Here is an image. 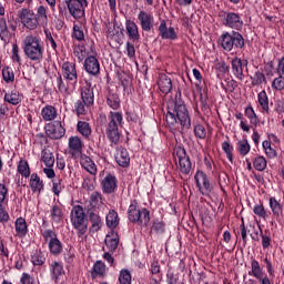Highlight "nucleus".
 <instances>
[{
	"instance_id": "obj_18",
	"label": "nucleus",
	"mask_w": 284,
	"mask_h": 284,
	"mask_svg": "<svg viewBox=\"0 0 284 284\" xmlns=\"http://www.w3.org/2000/svg\"><path fill=\"white\" fill-rule=\"evenodd\" d=\"M138 23L143 32H150L154 28V17L150 12L141 10L138 13Z\"/></svg>"
},
{
	"instance_id": "obj_22",
	"label": "nucleus",
	"mask_w": 284,
	"mask_h": 284,
	"mask_svg": "<svg viewBox=\"0 0 284 284\" xmlns=\"http://www.w3.org/2000/svg\"><path fill=\"white\" fill-rule=\"evenodd\" d=\"M124 26L128 39L133 41V43H139V41H141V33H139V26L136 22L132 20H125Z\"/></svg>"
},
{
	"instance_id": "obj_24",
	"label": "nucleus",
	"mask_w": 284,
	"mask_h": 284,
	"mask_svg": "<svg viewBox=\"0 0 284 284\" xmlns=\"http://www.w3.org/2000/svg\"><path fill=\"white\" fill-rule=\"evenodd\" d=\"M159 32L161 39H170L171 41H176L179 39V36H176V31L174 30V27H169L165 20H162L159 26Z\"/></svg>"
},
{
	"instance_id": "obj_21",
	"label": "nucleus",
	"mask_w": 284,
	"mask_h": 284,
	"mask_svg": "<svg viewBox=\"0 0 284 284\" xmlns=\"http://www.w3.org/2000/svg\"><path fill=\"white\" fill-rule=\"evenodd\" d=\"M84 70L90 77H99L101 74V64L99 59L94 55H90L84 60Z\"/></svg>"
},
{
	"instance_id": "obj_8",
	"label": "nucleus",
	"mask_w": 284,
	"mask_h": 284,
	"mask_svg": "<svg viewBox=\"0 0 284 284\" xmlns=\"http://www.w3.org/2000/svg\"><path fill=\"white\" fill-rule=\"evenodd\" d=\"M220 17L222 19V24L225 26V28L236 30L237 32L243 30V18L240 13L234 11H221Z\"/></svg>"
},
{
	"instance_id": "obj_63",
	"label": "nucleus",
	"mask_w": 284,
	"mask_h": 284,
	"mask_svg": "<svg viewBox=\"0 0 284 284\" xmlns=\"http://www.w3.org/2000/svg\"><path fill=\"white\" fill-rule=\"evenodd\" d=\"M222 150H223V152H225L229 161L232 162V151L234 150V148L232 145H230V142H227V141L223 142Z\"/></svg>"
},
{
	"instance_id": "obj_40",
	"label": "nucleus",
	"mask_w": 284,
	"mask_h": 284,
	"mask_svg": "<svg viewBox=\"0 0 284 284\" xmlns=\"http://www.w3.org/2000/svg\"><path fill=\"white\" fill-rule=\"evenodd\" d=\"M45 168H54V153L49 149H43L41 151V159Z\"/></svg>"
},
{
	"instance_id": "obj_37",
	"label": "nucleus",
	"mask_w": 284,
	"mask_h": 284,
	"mask_svg": "<svg viewBox=\"0 0 284 284\" xmlns=\"http://www.w3.org/2000/svg\"><path fill=\"white\" fill-rule=\"evenodd\" d=\"M50 219L52 223H61V221H63V207L59 204H54L50 210Z\"/></svg>"
},
{
	"instance_id": "obj_56",
	"label": "nucleus",
	"mask_w": 284,
	"mask_h": 284,
	"mask_svg": "<svg viewBox=\"0 0 284 284\" xmlns=\"http://www.w3.org/2000/svg\"><path fill=\"white\" fill-rule=\"evenodd\" d=\"M194 134L196 139H205L207 136V131L203 124H196L194 126Z\"/></svg>"
},
{
	"instance_id": "obj_45",
	"label": "nucleus",
	"mask_w": 284,
	"mask_h": 284,
	"mask_svg": "<svg viewBox=\"0 0 284 284\" xmlns=\"http://www.w3.org/2000/svg\"><path fill=\"white\" fill-rule=\"evenodd\" d=\"M17 170L24 179L30 178V164H28V161L21 159L18 163Z\"/></svg>"
},
{
	"instance_id": "obj_4",
	"label": "nucleus",
	"mask_w": 284,
	"mask_h": 284,
	"mask_svg": "<svg viewBox=\"0 0 284 284\" xmlns=\"http://www.w3.org/2000/svg\"><path fill=\"white\" fill-rule=\"evenodd\" d=\"M128 219L131 223L140 225L141 227H148L150 224V211L145 207L140 209L136 200L131 201L128 209Z\"/></svg>"
},
{
	"instance_id": "obj_52",
	"label": "nucleus",
	"mask_w": 284,
	"mask_h": 284,
	"mask_svg": "<svg viewBox=\"0 0 284 284\" xmlns=\"http://www.w3.org/2000/svg\"><path fill=\"white\" fill-rule=\"evenodd\" d=\"M253 166L255 170H257V172H263V170L267 168V160L260 155L254 159Z\"/></svg>"
},
{
	"instance_id": "obj_57",
	"label": "nucleus",
	"mask_w": 284,
	"mask_h": 284,
	"mask_svg": "<svg viewBox=\"0 0 284 284\" xmlns=\"http://www.w3.org/2000/svg\"><path fill=\"white\" fill-rule=\"evenodd\" d=\"M251 79L252 85H261L262 83H265V74H263L261 71L255 72Z\"/></svg>"
},
{
	"instance_id": "obj_10",
	"label": "nucleus",
	"mask_w": 284,
	"mask_h": 284,
	"mask_svg": "<svg viewBox=\"0 0 284 284\" xmlns=\"http://www.w3.org/2000/svg\"><path fill=\"white\" fill-rule=\"evenodd\" d=\"M42 236L44 241L49 242V251L54 256H58V254H61L63 252V244L57 237V233L52 230H45L42 232Z\"/></svg>"
},
{
	"instance_id": "obj_13",
	"label": "nucleus",
	"mask_w": 284,
	"mask_h": 284,
	"mask_svg": "<svg viewBox=\"0 0 284 284\" xmlns=\"http://www.w3.org/2000/svg\"><path fill=\"white\" fill-rule=\"evenodd\" d=\"M44 130L47 136L54 141L63 139V136H65V128H63L61 121H53L51 123L45 124Z\"/></svg>"
},
{
	"instance_id": "obj_64",
	"label": "nucleus",
	"mask_w": 284,
	"mask_h": 284,
	"mask_svg": "<svg viewBox=\"0 0 284 284\" xmlns=\"http://www.w3.org/2000/svg\"><path fill=\"white\" fill-rule=\"evenodd\" d=\"M20 283L21 284H37V280L32 277V275L28 273H22L20 277Z\"/></svg>"
},
{
	"instance_id": "obj_60",
	"label": "nucleus",
	"mask_w": 284,
	"mask_h": 284,
	"mask_svg": "<svg viewBox=\"0 0 284 284\" xmlns=\"http://www.w3.org/2000/svg\"><path fill=\"white\" fill-rule=\"evenodd\" d=\"M74 112L77 113L78 116L85 114V103L81 100H78L74 103Z\"/></svg>"
},
{
	"instance_id": "obj_28",
	"label": "nucleus",
	"mask_w": 284,
	"mask_h": 284,
	"mask_svg": "<svg viewBox=\"0 0 284 284\" xmlns=\"http://www.w3.org/2000/svg\"><path fill=\"white\" fill-rule=\"evenodd\" d=\"M103 205V196L99 192H93L90 195L89 204L87 205V212L88 210H93V212H99V207Z\"/></svg>"
},
{
	"instance_id": "obj_14",
	"label": "nucleus",
	"mask_w": 284,
	"mask_h": 284,
	"mask_svg": "<svg viewBox=\"0 0 284 284\" xmlns=\"http://www.w3.org/2000/svg\"><path fill=\"white\" fill-rule=\"evenodd\" d=\"M248 276H253L258 281L260 284H272L267 274L263 272V267H261V263L255 258L251 260V271H248Z\"/></svg>"
},
{
	"instance_id": "obj_12",
	"label": "nucleus",
	"mask_w": 284,
	"mask_h": 284,
	"mask_svg": "<svg viewBox=\"0 0 284 284\" xmlns=\"http://www.w3.org/2000/svg\"><path fill=\"white\" fill-rule=\"evenodd\" d=\"M196 187L203 196H210L212 194V183H210V178L203 171H197L194 175Z\"/></svg>"
},
{
	"instance_id": "obj_55",
	"label": "nucleus",
	"mask_w": 284,
	"mask_h": 284,
	"mask_svg": "<svg viewBox=\"0 0 284 284\" xmlns=\"http://www.w3.org/2000/svg\"><path fill=\"white\" fill-rule=\"evenodd\" d=\"M73 54L77 57V59L81 62L85 59V45H78L73 49Z\"/></svg>"
},
{
	"instance_id": "obj_27",
	"label": "nucleus",
	"mask_w": 284,
	"mask_h": 284,
	"mask_svg": "<svg viewBox=\"0 0 284 284\" xmlns=\"http://www.w3.org/2000/svg\"><path fill=\"white\" fill-rule=\"evenodd\" d=\"M115 161L120 168H129L130 166V153L125 148H119L115 154Z\"/></svg>"
},
{
	"instance_id": "obj_11",
	"label": "nucleus",
	"mask_w": 284,
	"mask_h": 284,
	"mask_svg": "<svg viewBox=\"0 0 284 284\" xmlns=\"http://www.w3.org/2000/svg\"><path fill=\"white\" fill-rule=\"evenodd\" d=\"M69 13L73 19H81L85 17V8H88V0H67L65 1Z\"/></svg>"
},
{
	"instance_id": "obj_35",
	"label": "nucleus",
	"mask_w": 284,
	"mask_h": 284,
	"mask_svg": "<svg viewBox=\"0 0 284 284\" xmlns=\"http://www.w3.org/2000/svg\"><path fill=\"white\" fill-rule=\"evenodd\" d=\"M41 116L43 121H54V119L59 116V112L57 111V108L52 105H45L41 110Z\"/></svg>"
},
{
	"instance_id": "obj_15",
	"label": "nucleus",
	"mask_w": 284,
	"mask_h": 284,
	"mask_svg": "<svg viewBox=\"0 0 284 284\" xmlns=\"http://www.w3.org/2000/svg\"><path fill=\"white\" fill-rule=\"evenodd\" d=\"M10 201V194L8 186L6 184L0 183V223H8L10 221V214L6 212V205Z\"/></svg>"
},
{
	"instance_id": "obj_50",
	"label": "nucleus",
	"mask_w": 284,
	"mask_h": 284,
	"mask_svg": "<svg viewBox=\"0 0 284 284\" xmlns=\"http://www.w3.org/2000/svg\"><path fill=\"white\" fill-rule=\"evenodd\" d=\"M253 213L258 216V219H263V221H267V211H265V206L263 203L255 204L253 207Z\"/></svg>"
},
{
	"instance_id": "obj_1",
	"label": "nucleus",
	"mask_w": 284,
	"mask_h": 284,
	"mask_svg": "<svg viewBox=\"0 0 284 284\" xmlns=\"http://www.w3.org/2000/svg\"><path fill=\"white\" fill-rule=\"evenodd\" d=\"M165 121L169 128L176 129L179 125L184 130L192 128V119L183 100H169L166 102Z\"/></svg>"
},
{
	"instance_id": "obj_23",
	"label": "nucleus",
	"mask_w": 284,
	"mask_h": 284,
	"mask_svg": "<svg viewBox=\"0 0 284 284\" xmlns=\"http://www.w3.org/2000/svg\"><path fill=\"white\" fill-rule=\"evenodd\" d=\"M81 99L87 108L94 104V90L92 89V83L88 81L84 82L81 88Z\"/></svg>"
},
{
	"instance_id": "obj_3",
	"label": "nucleus",
	"mask_w": 284,
	"mask_h": 284,
	"mask_svg": "<svg viewBox=\"0 0 284 284\" xmlns=\"http://www.w3.org/2000/svg\"><path fill=\"white\" fill-rule=\"evenodd\" d=\"M108 121L109 122L106 124L105 134L109 141H111V143H114V145H116V143H119L121 139V133L119 132V128L123 125V113L119 111H111L108 114Z\"/></svg>"
},
{
	"instance_id": "obj_59",
	"label": "nucleus",
	"mask_w": 284,
	"mask_h": 284,
	"mask_svg": "<svg viewBox=\"0 0 284 284\" xmlns=\"http://www.w3.org/2000/svg\"><path fill=\"white\" fill-rule=\"evenodd\" d=\"M272 88L274 90H284V77L280 74V77L275 78L272 82Z\"/></svg>"
},
{
	"instance_id": "obj_36",
	"label": "nucleus",
	"mask_w": 284,
	"mask_h": 284,
	"mask_svg": "<svg viewBox=\"0 0 284 284\" xmlns=\"http://www.w3.org/2000/svg\"><path fill=\"white\" fill-rule=\"evenodd\" d=\"M268 205L273 216H276L277 219L283 216V204H281L276 197H270Z\"/></svg>"
},
{
	"instance_id": "obj_20",
	"label": "nucleus",
	"mask_w": 284,
	"mask_h": 284,
	"mask_svg": "<svg viewBox=\"0 0 284 284\" xmlns=\"http://www.w3.org/2000/svg\"><path fill=\"white\" fill-rule=\"evenodd\" d=\"M69 154L72 159H79L83 155V142L79 136L69 138Z\"/></svg>"
},
{
	"instance_id": "obj_58",
	"label": "nucleus",
	"mask_w": 284,
	"mask_h": 284,
	"mask_svg": "<svg viewBox=\"0 0 284 284\" xmlns=\"http://www.w3.org/2000/svg\"><path fill=\"white\" fill-rule=\"evenodd\" d=\"M36 17L38 19V22L48 21V10L45 9V7L43 6L38 7Z\"/></svg>"
},
{
	"instance_id": "obj_62",
	"label": "nucleus",
	"mask_w": 284,
	"mask_h": 284,
	"mask_svg": "<svg viewBox=\"0 0 284 284\" xmlns=\"http://www.w3.org/2000/svg\"><path fill=\"white\" fill-rule=\"evenodd\" d=\"M73 39H77V41H83V39H85V36L83 34V29L80 26L74 24Z\"/></svg>"
},
{
	"instance_id": "obj_48",
	"label": "nucleus",
	"mask_w": 284,
	"mask_h": 284,
	"mask_svg": "<svg viewBox=\"0 0 284 284\" xmlns=\"http://www.w3.org/2000/svg\"><path fill=\"white\" fill-rule=\"evenodd\" d=\"M250 142L247 140H241L237 142V152L241 154V156H247L250 154Z\"/></svg>"
},
{
	"instance_id": "obj_2",
	"label": "nucleus",
	"mask_w": 284,
	"mask_h": 284,
	"mask_svg": "<svg viewBox=\"0 0 284 284\" xmlns=\"http://www.w3.org/2000/svg\"><path fill=\"white\" fill-rule=\"evenodd\" d=\"M22 50L29 61H33L34 63H41L43 61L45 45L38 34L30 33L22 39Z\"/></svg>"
},
{
	"instance_id": "obj_29",
	"label": "nucleus",
	"mask_w": 284,
	"mask_h": 284,
	"mask_svg": "<svg viewBox=\"0 0 284 284\" xmlns=\"http://www.w3.org/2000/svg\"><path fill=\"white\" fill-rule=\"evenodd\" d=\"M79 159L80 165L83 168V170L89 172V174H97V164L93 160H91L90 156H88L87 154H82Z\"/></svg>"
},
{
	"instance_id": "obj_53",
	"label": "nucleus",
	"mask_w": 284,
	"mask_h": 284,
	"mask_svg": "<svg viewBox=\"0 0 284 284\" xmlns=\"http://www.w3.org/2000/svg\"><path fill=\"white\" fill-rule=\"evenodd\" d=\"M245 116L250 119L251 125H258V118L256 116V112H254V108L247 106L245 109Z\"/></svg>"
},
{
	"instance_id": "obj_33",
	"label": "nucleus",
	"mask_w": 284,
	"mask_h": 284,
	"mask_svg": "<svg viewBox=\"0 0 284 284\" xmlns=\"http://www.w3.org/2000/svg\"><path fill=\"white\" fill-rule=\"evenodd\" d=\"M231 65L234 77L240 81H243V79H245V75L243 74V60H241V58H234L231 61Z\"/></svg>"
},
{
	"instance_id": "obj_31",
	"label": "nucleus",
	"mask_w": 284,
	"mask_h": 284,
	"mask_svg": "<svg viewBox=\"0 0 284 284\" xmlns=\"http://www.w3.org/2000/svg\"><path fill=\"white\" fill-rule=\"evenodd\" d=\"M16 236L23 239L28 234V222L26 219L18 217L14 222Z\"/></svg>"
},
{
	"instance_id": "obj_25",
	"label": "nucleus",
	"mask_w": 284,
	"mask_h": 284,
	"mask_svg": "<svg viewBox=\"0 0 284 284\" xmlns=\"http://www.w3.org/2000/svg\"><path fill=\"white\" fill-rule=\"evenodd\" d=\"M87 214L91 223V232H99V230H101L103 225V221H101V215H99V211L88 209Z\"/></svg>"
},
{
	"instance_id": "obj_51",
	"label": "nucleus",
	"mask_w": 284,
	"mask_h": 284,
	"mask_svg": "<svg viewBox=\"0 0 284 284\" xmlns=\"http://www.w3.org/2000/svg\"><path fill=\"white\" fill-rule=\"evenodd\" d=\"M31 263L32 265H43L45 263V255H43V252L36 251L31 255Z\"/></svg>"
},
{
	"instance_id": "obj_19",
	"label": "nucleus",
	"mask_w": 284,
	"mask_h": 284,
	"mask_svg": "<svg viewBox=\"0 0 284 284\" xmlns=\"http://www.w3.org/2000/svg\"><path fill=\"white\" fill-rule=\"evenodd\" d=\"M119 181L114 174H106L101 181V187L103 194H114L116 192Z\"/></svg>"
},
{
	"instance_id": "obj_39",
	"label": "nucleus",
	"mask_w": 284,
	"mask_h": 284,
	"mask_svg": "<svg viewBox=\"0 0 284 284\" xmlns=\"http://www.w3.org/2000/svg\"><path fill=\"white\" fill-rule=\"evenodd\" d=\"M77 131L79 134H81V136H83V139H90L92 134V125L85 121H78Z\"/></svg>"
},
{
	"instance_id": "obj_43",
	"label": "nucleus",
	"mask_w": 284,
	"mask_h": 284,
	"mask_svg": "<svg viewBox=\"0 0 284 284\" xmlns=\"http://www.w3.org/2000/svg\"><path fill=\"white\" fill-rule=\"evenodd\" d=\"M4 101L11 105H19V103H21V93L17 90L6 93Z\"/></svg>"
},
{
	"instance_id": "obj_7",
	"label": "nucleus",
	"mask_w": 284,
	"mask_h": 284,
	"mask_svg": "<svg viewBox=\"0 0 284 284\" xmlns=\"http://www.w3.org/2000/svg\"><path fill=\"white\" fill-rule=\"evenodd\" d=\"M173 159L175 163H178V170L181 174H190L192 172V162L190 161V156H187V152L183 146H175L173 150Z\"/></svg>"
},
{
	"instance_id": "obj_32",
	"label": "nucleus",
	"mask_w": 284,
	"mask_h": 284,
	"mask_svg": "<svg viewBox=\"0 0 284 284\" xmlns=\"http://www.w3.org/2000/svg\"><path fill=\"white\" fill-rule=\"evenodd\" d=\"M29 185L31 187V192H38V194H41V192H43V180H41V178L37 173L31 174Z\"/></svg>"
},
{
	"instance_id": "obj_42",
	"label": "nucleus",
	"mask_w": 284,
	"mask_h": 284,
	"mask_svg": "<svg viewBox=\"0 0 284 284\" xmlns=\"http://www.w3.org/2000/svg\"><path fill=\"white\" fill-rule=\"evenodd\" d=\"M257 102L262 109V112H270V98H267V92H265V90L257 94Z\"/></svg>"
},
{
	"instance_id": "obj_38",
	"label": "nucleus",
	"mask_w": 284,
	"mask_h": 284,
	"mask_svg": "<svg viewBox=\"0 0 284 284\" xmlns=\"http://www.w3.org/2000/svg\"><path fill=\"white\" fill-rule=\"evenodd\" d=\"M92 278H104L105 276V263L103 261L98 260L92 267V273H91Z\"/></svg>"
},
{
	"instance_id": "obj_34",
	"label": "nucleus",
	"mask_w": 284,
	"mask_h": 284,
	"mask_svg": "<svg viewBox=\"0 0 284 284\" xmlns=\"http://www.w3.org/2000/svg\"><path fill=\"white\" fill-rule=\"evenodd\" d=\"M57 87L61 94H72V92H74V89L77 88V85H72V82H68L65 84L61 75L57 78Z\"/></svg>"
},
{
	"instance_id": "obj_16",
	"label": "nucleus",
	"mask_w": 284,
	"mask_h": 284,
	"mask_svg": "<svg viewBox=\"0 0 284 284\" xmlns=\"http://www.w3.org/2000/svg\"><path fill=\"white\" fill-rule=\"evenodd\" d=\"M62 77L72 85H77L79 81V74L77 73V64L74 62H64L62 64Z\"/></svg>"
},
{
	"instance_id": "obj_6",
	"label": "nucleus",
	"mask_w": 284,
	"mask_h": 284,
	"mask_svg": "<svg viewBox=\"0 0 284 284\" xmlns=\"http://www.w3.org/2000/svg\"><path fill=\"white\" fill-rule=\"evenodd\" d=\"M70 219L71 225H73L79 239H81V236L88 232V219L85 217V211H83V206H73L71 210Z\"/></svg>"
},
{
	"instance_id": "obj_46",
	"label": "nucleus",
	"mask_w": 284,
	"mask_h": 284,
	"mask_svg": "<svg viewBox=\"0 0 284 284\" xmlns=\"http://www.w3.org/2000/svg\"><path fill=\"white\" fill-rule=\"evenodd\" d=\"M106 103L111 110H119L121 108V100L116 93H110L106 98Z\"/></svg>"
},
{
	"instance_id": "obj_61",
	"label": "nucleus",
	"mask_w": 284,
	"mask_h": 284,
	"mask_svg": "<svg viewBox=\"0 0 284 284\" xmlns=\"http://www.w3.org/2000/svg\"><path fill=\"white\" fill-rule=\"evenodd\" d=\"M19 44L13 43L12 44V61L13 63H18L21 65V55H19Z\"/></svg>"
},
{
	"instance_id": "obj_47",
	"label": "nucleus",
	"mask_w": 284,
	"mask_h": 284,
	"mask_svg": "<svg viewBox=\"0 0 284 284\" xmlns=\"http://www.w3.org/2000/svg\"><path fill=\"white\" fill-rule=\"evenodd\" d=\"M118 281L120 284H132V273H130V270L122 268L120 271Z\"/></svg>"
},
{
	"instance_id": "obj_54",
	"label": "nucleus",
	"mask_w": 284,
	"mask_h": 284,
	"mask_svg": "<svg viewBox=\"0 0 284 284\" xmlns=\"http://www.w3.org/2000/svg\"><path fill=\"white\" fill-rule=\"evenodd\" d=\"M2 77L6 83H12L14 81V71L10 67H6L2 69Z\"/></svg>"
},
{
	"instance_id": "obj_49",
	"label": "nucleus",
	"mask_w": 284,
	"mask_h": 284,
	"mask_svg": "<svg viewBox=\"0 0 284 284\" xmlns=\"http://www.w3.org/2000/svg\"><path fill=\"white\" fill-rule=\"evenodd\" d=\"M151 234H163L165 232V223L154 220L151 225Z\"/></svg>"
},
{
	"instance_id": "obj_5",
	"label": "nucleus",
	"mask_w": 284,
	"mask_h": 284,
	"mask_svg": "<svg viewBox=\"0 0 284 284\" xmlns=\"http://www.w3.org/2000/svg\"><path fill=\"white\" fill-rule=\"evenodd\" d=\"M219 41L225 52H232L234 48L240 50L245 48V39L239 31L225 32L220 37Z\"/></svg>"
},
{
	"instance_id": "obj_44",
	"label": "nucleus",
	"mask_w": 284,
	"mask_h": 284,
	"mask_svg": "<svg viewBox=\"0 0 284 284\" xmlns=\"http://www.w3.org/2000/svg\"><path fill=\"white\" fill-rule=\"evenodd\" d=\"M106 225L111 230H114V227L119 225V213H116V211H109V213L106 214Z\"/></svg>"
},
{
	"instance_id": "obj_17",
	"label": "nucleus",
	"mask_w": 284,
	"mask_h": 284,
	"mask_svg": "<svg viewBox=\"0 0 284 284\" xmlns=\"http://www.w3.org/2000/svg\"><path fill=\"white\" fill-rule=\"evenodd\" d=\"M17 30V27L13 26L10 21H7L6 18H0V39L3 43H10L12 38V32Z\"/></svg>"
},
{
	"instance_id": "obj_9",
	"label": "nucleus",
	"mask_w": 284,
	"mask_h": 284,
	"mask_svg": "<svg viewBox=\"0 0 284 284\" xmlns=\"http://www.w3.org/2000/svg\"><path fill=\"white\" fill-rule=\"evenodd\" d=\"M18 18L20 19L22 26L27 30H37L39 28V19L34 11L28 8H22L18 11Z\"/></svg>"
},
{
	"instance_id": "obj_30",
	"label": "nucleus",
	"mask_w": 284,
	"mask_h": 284,
	"mask_svg": "<svg viewBox=\"0 0 284 284\" xmlns=\"http://www.w3.org/2000/svg\"><path fill=\"white\" fill-rule=\"evenodd\" d=\"M50 272H51V278L55 283H58V281H61V276H63V274H65L63 264H61L59 262H53L50 264Z\"/></svg>"
},
{
	"instance_id": "obj_41",
	"label": "nucleus",
	"mask_w": 284,
	"mask_h": 284,
	"mask_svg": "<svg viewBox=\"0 0 284 284\" xmlns=\"http://www.w3.org/2000/svg\"><path fill=\"white\" fill-rule=\"evenodd\" d=\"M104 243L109 252H114L119 247V235L111 233L105 236Z\"/></svg>"
},
{
	"instance_id": "obj_26",
	"label": "nucleus",
	"mask_w": 284,
	"mask_h": 284,
	"mask_svg": "<svg viewBox=\"0 0 284 284\" xmlns=\"http://www.w3.org/2000/svg\"><path fill=\"white\" fill-rule=\"evenodd\" d=\"M158 87L162 94H170L172 92V79L165 73H160Z\"/></svg>"
}]
</instances>
